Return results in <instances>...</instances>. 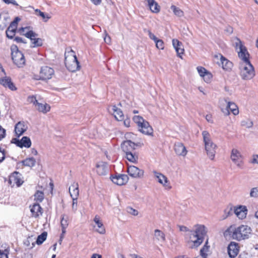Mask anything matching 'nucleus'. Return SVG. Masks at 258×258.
I'll list each match as a JSON object with an SVG mask.
<instances>
[{
    "label": "nucleus",
    "mask_w": 258,
    "mask_h": 258,
    "mask_svg": "<svg viewBox=\"0 0 258 258\" xmlns=\"http://www.w3.org/2000/svg\"><path fill=\"white\" fill-rule=\"evenodd\" d=\"M61 227L64 228H67L68 226V217L67 216L62 215L61 216V221H60Z\"/></svg>",
    "instance_id": "ea45409f"
},
{
    "label": "nucleus",
    "mask_w": 258,
    "mask_h": 258,
    "mask_svg": "<svg viewBox=\"0 0 258 258\" xmlns=\"http://www.w3.org/2000/svg\"><path fill=\"white\" fill-rule=\"evenodd\" d=\"M231 159L237 167L240 168H243L242 156L239 151L237 149H232L231 154Z\"/></svg>",
    "instance_id": "9d476101"
},
{
    "label": "nucleus",
    "mask_w": 258,
    "mask_h": 258,
    "mask_svg": "<svg viewBox=\"0 0 258 258\" xmlns=\"http://www.w3.org/2000/svg\"><path fill=\"white\" fill-rule=\"evenodd\" d=\"M253 122L250 119H246L243 120L241 122V125L246 128H249L252 127Z\"/></svg>",
    "instance_id": "58836bf2"
},
{
    "label": "nucleus",
    "mask_w": 258,
    "mask_h": 258,
    "mask_svg": "<svg viewBox=\"0 0 258 258\" xmlns=\"http://www.w3.org/2000/svg\"><path fill=\"white\" fill-rule=\"evenodd\" d=\"M113 115L118 120H122L123 119V114L121 110L114 105L112 107Z\"/></svg>",
    "instance_id": "a878e982"
},
{
    "label": "nucleus",
    "mask_w": 258,
    "mask_h": 258,
    "mask_svg": "<svg viewBox=\"0 0 258 258\" xmlns=\"http://www.w3.org/2000/svg\"><path fill=\"white\" fill-rule=\"evenodd\" d=\"M197 70L199 75L202 77L205 76V74H206L208 73L207 71L202 67H197Z\"/></svg>",
    "instance_id": "a18cd8bd"
},
{
    "label": "nucleus",
    "mask_w": 258,
    "mask_h": 258,
    "mask_svg": "<svg viewBox=\"0 0 258 258\" xmlns=\"http://www.w3.org/2000/svg\"><path fill=\"white\" fill-rule=\"evenodd\" d=\"M234 46L237 51L238 57L242 61L240 63V75L242 79L249 80L255 76V71L253 66L249 61V54L246 47L239 38L236 37Z\"/></svg>",
    "instance_id": "f257e3e1"
},
{
    "label": "nucleus",
    "mask_w": 258,
    "mask_h": 258,
    "mask_svg": "<svg viewBox=\"0 0 258 258\" xmlns=\"http://www.w3.org/2000/svg\"><path fill=\"white\" fill-rule=\"evenodd\" d=\"M31 29V27L30 26H27L25 27H21V28H20L19 29V31L21 35H23V34L26 33H25V30H28L29 31L32 30Z\"/></svg>",
    "instance_id": "5fc2aeb1"
},
{
    "label": "nucleus",
    "mask_w": 258,
    "mask_h": 258,
    "mask_svg": "<svg viewBox=\"0 0 258 258\" xmlns=\"http://www.w3.org/2000/svg\"><path fill=\"white\" fill-rule=\"evenodd\" d=\"M96 168L97 174L101 176L106 175L109 170L107 164L104 162H98Z\"/></svg>",
    "instance_id": "f3484780"
},
{
    "label": "nucleus",
    "mask_w": 258,
    "mask_h": 258,
    "mask_svg": "<svg viewBox=\"0 0 258 258\" xmlns=\"http://www.w3.org/2000/svg\"><path fill=\"white\" fill-rule=\"evenodd\" d=\"M207 243H208V241H206L205 245L203 246V247L200 250L201 255L205 258L207 256V254H206L205 252L207 251L208 249V246H207Z\"/></svg>",
    "instance_id": "49530a36"
},
{
    "label": "nucleus",
    "mask_w": 258,
    "mask_h": 258,
    "mask_svg": "<svg viewBox=\"0 0 258 258\" xmlns=\"http://www.w3.org/2000/svg\"><path fill=\"white\" fill-rule=\"evenodd\" d=\"M54 74V71L52 68L48 66H43L39 73L40 79L42 80H49Z\"/></svg>",
    "instance_id": "1a4fd4ad"
},
{
    "label": "nucleus",
    "mask_w": 258,
    "mask_h": 258,
    "mask_svg": "<svg viewBox=\"0 0 258 258\" xmlns=\"http://www.w3.org/2000/svg\"><path fill=\"white\" fill-rule=\"evenodd\" d=\"M164 187L166 189H170L171 188V186L170 185L169 181L168 180L167 178H166V181H164L163 183H161Z\"/></svg>",
    "instance_id": "13d9d810"
},
{
    "label": "nucleus",
    "mask_w": 258,
    "mask_h": 258,
    "mask_svg": "<svg viewBox=\"0 0 258 258\" xmlns=\"http://www.w3.org/2000/svg\"><path fill=\"white\" fill-rule=\"evenodd\" d=\"M27 102L30 103H33V105L36 106V104L38 102L36 99V98L35 96H29L27 98Z\"/></svg>",
    "instance_id": "37998d69"
},
{
    "label": "nucleus",
    "mask_w": 258,
    "mask_h": 258,
    "mask_svg": "<svg viewBox=\"0 0 258 258\" xmlns=\"http://www.w3.org/2000/svg\"><path fill=\"white\" fill-rule=\"evenodd\" d=\"M148 5L150 8V10L153 13H158L160 12V7L158 5L157 3L155 1V0H154L153 4H148Z\"/></svg>",
    "instance_id": "473e14b6"
},
{
    "label": "nucleus",
    "mask_w": 258,
    "mask_h": 258,
    "mask_svg": "<svg viewBox=\"0 0 258 258\" xmlns=\"http://www.w3.org/2000/svg\"><path fill=\"white\" fill-rule=\"evenodd\" d=\"M37 109L43 113H46L50 111V106L47 103L42 104L38 102L36 104Z\"/></svg>",
    "instance_id": "cd10ccee"
},
{
    "label": "nucleus",
    "mask_w": 258,
    "mask_h": 258,
    "mask_svg": "<svg viewBox=\"0 0 258 258\" xmlns=\"http://www.w3.org/2000/svg\"><path fill=\"white\" fill-rule=\"evenodd\" d=\"M128 174L134 178H142L144 175V171L135 166H129L127 168Z\"/></svg>",
    "instance_id": "4468645a"
},
{
    "label": "nucleus",
    "mask_w": 258,
    "mask_h": 258,
    "mask_svg": "<svg viewBox=\"0 0 258 258\" xmlns=\"http://www.w3.org/2000/svg\"><path fill=\"white\" fill-rule=\"evenodd\" d=\"M92 3L95 5H99L101 2V0H91Z\"/></svg>",
    "instance_id": "338daca9"
},
{
    "label": "nucleus",
    "mask_w": 258,
    "mask_h": 258,
    "mask_svg": "<svg viewBox=\"0 0 258 258\" xmlns=\"http://www.w3.org/2000/svg\"><path fill=\"white\" fill-rule=\"evenodd\" d=\"M20 145H18V147L20 148L25 147L29 148L31 146V141L30 139L28 137H23L20 140Z\"/></svg>",
    "instance_id": "bb28decb"
},
{
    "label": "nucleus",
    "mask_w": 258,
    "mask_h": 258,
    "mask_svg": "<svg viewBox=\"0 0 258 258\" xmlns=\"http://www.w3.org/2000/svg\"><path fill=\"white\" fill-rule=\"evenodd\" d=\"M127 211L130 214L134 216H137L138 214V211L131 207H128L127 208Z\"/></svg>",
    "instance_id": "603ef678"
},
{
    "label": "nucleus",
    "mask_w": 258,
    "mask_h": 258,
    "mask_svg": "<svg viewBox=\"0 0 258 258\" xmlns=\"http://www.w3.org/2000/svg\"><path fill=\"white\" fill-rule=\"evenodd\" d=\"M133 121L137 124L139 131L142 133L151 135L153 134V128L149 123L142 116L135 115L133 118Z\"/></svg>",
    "instance_id": "423d86ee"
},
{
    "label": "nucleus",
    "mask_w": 258,
    "mask_h": 258,
    "mask_svg": "<svg viewBox=\"0 0 258 258\" xmlns=\"http://www.w3.org/2000/svg\"><path fill=\"white\" fill-rule=\"evenodd\" d=\"M8 254L9 251L7 250H0V258H8Z\"/></svg>",
    "instance_id": "3c124183"
},
{
    "label": "nucleus",
    "mask_w": 258,
    "mask_h": 258,
    "mask_svg": "<svg viewBox=\"0 0 258 258\" xmlns=\"http://www.w3.org/2000/svg\"><path fill=\"white\" fill-rule=\"evenodd\" d=\"M154 238L160 242H164L166 239L164 233L158 229H156L154 231Z\"/></svg>",
    "instance_id": "c756f323"
},
{
    "label": "nucleus",
    "mask_w": 258,
    "mask_h": 258,
    "mask_svg": "<svg viewBox=\"0 0 258 258\" xmlns=\"http://www.w3.org/2000/svg\"><path fill=\"white\" fill-rule=\"evenodd\" d=\"M12 58L14 63L19 68H22L25 63V59L24 54L18 50V47L15 45H12L11 47Z\"/></svg>",
    "instance_id": "0eeeda50"
},
{
    "label": "nucleus",
    "mask_w": 258,
    "mask_h": 258,
    "mask_svg": "<svg viewBox=\"0 0 258 258\" xmlns=\"http://www.w3.org/2000/svg\"><path fill=\"white\" fill-rule=\"evenodd\" d=\"M22 163L25 166L32 167L36 164V160L33 157L28 158L23 160Z\"/></svg>",
    "instance_id": "7c9ffc66"
},
{
    "label": "nucleus",
    "mask_w": 258,
    "mask_h": 258,
    "mask_svg": "<svg viewBox=\"0 0 258 258\" xmlns=\"http://www.w3.org/2000/svg\"><path fill=\"white\" fill-rule=\"evenodd\" d=\"M27 129V126L24 122L19 121L15 126V132L16 136L19 137L21 136Z\"/></svg>",
    "instance_id": "aec40b11"
},
{
    "label": "nucleus",
    "mask_w": 258,
    "mask_h": 258,
    "mask_svg": "<svg viewBox=\"0 0 258 258\" xmlns=\"http://www.w3.org/2000/svg\"><path fill=\"white\" fill-rule=\"evenodd\" d=\"M126 159L130 162L136 163L138 161V156L132 152L125 153Z\"/></svg>",
    "instance_id": "72a5a7b5"
},
{
    "label": "nucleus",
    "mask_w": 258,
    "mask_h": 258,
    "mask_svg": "<svg viewBox=\"0 0 258 258\" xmlns=\"http://www.w3.org/2000/svg\"><path fill=\"white\" fill-rule=\"evenodd\" d=\"M14 41H15L17 43H26V42L24 41L22 37H16L14 38Z\"/></svg>",
    "instance_id": "052dcab7"
},
{
    "label": "nucleus",
    "mask_w": 258,
    "mask_h": 258,
    "mask_svg": "<svg viewBox=\"0 0 258 258\" xmlns=\"http://www.w3.org/2000/svg\"><path fill=\"white\" fill-rule=\"evenodd\" d=\"M47 235V233L46 232H42L40 235H38V236L37 237L36 243L38 245L41 244L46 239Z\"/></svg>",
    "instance_id": "c9c22d12"
},
{
    "label": "nucleus",
    "mask_w": 258,
    "mask_h": 258,
    "mask_svg": "<svg viewBox=\"0 0 258 258\" xmlns=\"http://www.w3.org/2000/svg\"><path fill=\"white\" fill-rule=\"evenodd\" d=\"M21 177V174L18 172L15 171L10 175L9 182L10 184L14 185L16 184L18 186H20L23 183Z\"/></svg>",
    "instance_id": "f8f14e48"
},
{
    "label": "nucleus",
    "mask_w": 258,
    "mask_h": 258,
    "mask_svg": "<svg viewBox=\"0 0 258 258\" xmlns=\"http://www.w3.org/2000/svg\"><path fill=\"white\" fill-rule=\"evenodd\" d=\"M73 200V203H72V209L74 212H76L77 210V199L78 198H72Z\"/></svg>",
    "instance_id": "8fccbe9b"
},
{
    "label": "nucleus",
    "mask_w": 258,
    "mask_h": 258,
    "mask_svg": "<svg viewBox=\"0 0 258 258\" xmlns=\"http://www.w3.org/2000/svg\"><path fill=\"white\" fill-rule=\"evenodd\" d=\"M229 256L231 258L235 257L239 252L238 244L235 242H231L227 247Z\"/></svg>",
    "instance_id": "dca6fc26"
},
{
    "label": "nucleus",
    "mask_w": 258,
    "mask_h": 258,
    "mask_svg": "<svg viewBox=\"0 0 258 258\" xmlns=\"http://www.w3.org/2000/svg\"><path fill=\"white\" fill-rule=\"evenodd\" d=\"M104 39L105 42L106 43L109 44L111 42V38H110V36L107 35V34H106V36L104 37Z\"/></svg>",
    "instance_id": "69168bd1"
},
{
    "label": "nucleus",
    "mask_w": 258,
    "mask_h": 258,
    "mask_svg": "<svg viewBox=\"0 0 258 258\" xmlns=\"http://www.w3.org/2000/svg\"><path fill=\"white\" fill-rule=\"evenodd\" d=\"M251 231V228L247 225L231 226L226 230L224 235H229L232 239L241 241L249 238Z\"/></svg>",
    "instance_id": "f03ea898"
},
{
    "label": "nucleus",
    "mask_w": 258,
    "mask_h": 258,
    "mask_svg": "<svg viewBox=\"0 0 258 258\" xmlns=\"http://www.w3.org/2000/svg\"><path fill=\"white\" fill-rule=\"evenodd\" d=\"M30 208L32 217L37 218L42 214V208L38 203L34 204L32 206H30Z\"/></svg>",
    "instance_id": "a211bd4d"
},
{
    "label": "nucleus",
    "mask_w": 258,
    "mask_h": 258,
    "mask_svg": "<svg viewBox=\"0 0 258 258\" xmlns=\"http://www.w3.org/2000/svg\"><path fill=\"white\" fill-rule=\"evenodd\" d=\"M36 13L38 15L43 18L44 19L45 22H47L48 20L50 18V16H49L48 14H45L44 13L40 11L38 9H36L35 10Z\"/></svg>",
    "instance_id": "79ce46f5"
},
{
    "label": "nucleus",
    "mask_w": 258,
    "mask_h": 258,
    "mask_svg": "<svg viewBox=\"0 0 258 258\" xmlns=\"http://www.w3.org/2000/svg\"><path fill=\"white\" fill-rule=\"evenodd\" d=\"M179 229L181 231H188L189 240L193 243V246L198 247L203 241L204 237L206 234L205 227L204 225H198L195 226L194 230L189 231L184 226H180Z\"/></svg>",
    "instance_id": "7ed1b4c3"
},
{
    "label": "nucleus",
    "mask_w": 258,
    "mask_h": 258,
    "mask_svg": "<svg viewBox=\"0 0 258 258\" xmlns=\"http://www.w3.org/2000/svg\"><path fill=\"white\" fill-rule=\"evenodd\" d=\"M248 254L246 253H241L238 258H247Z\"/></svg>",
    "instance_id": "774afa93"
},
{
    "label": "nucleus",
    "mask_w": 258,
    "mask_h": 258,
    "mask_svg": "<svg viewBox=\"0 0 258 258\" xmlns=\"http://www.w3.org/2000/svg\"><path fill=\"white\" fill-rule=\"evenodd\" d=\"M2 1L6 4H12L14 6H18V3L15 0H2Z\"/></svg>",
    "instance_id": "4d7b16f0"
},
{
    "label": "nucleus",
    "mask_w": 258,
    "mask_h": 258,
    "mask_svg": "<svg viewBox=\"0 0 258 258\" xmlns=\"http://www.w3.org/2000/svg\"><path fill=\"white\" fill-rule=\"evenodd\" d=\"M144 31L145 32H147L148 33V36L149 37V38L153 40L154 42H155L156 40H157L158 39L156 37V36L153 34L150 30H146V29H145L144 30Z\"/></svg>",
    "instance_id": "de8ad7c7"
},
{
    "label": "nucleus",
    "mask_w": 258,
    "mask_h": 258,
    "mask_svg": "<svg viewBox=\"0 0 258 258\" xmlns=\"http://www.w3.org/2000/svg\"><path fill=\"white\" fill-rule=\"evenodd\" d=\"M203 78H204V80L205 82L209 83L212 78V75L208 72L206 74H205V76H204Z\"/></svg>",
    "instance_id": "6e6d98bb"
},
{
    "label": "nucleus",
    "mask_w": 258,
    "mask_h": 258,
    "mask_svg": "<svg viewBox=\"0 0 258 258\" xmlns=\"http://www.w3.org/2000/svg\"><path fill=\"white\" fill-rule=\"evenodd\" d=\"M110 178L114 183L118 185L125 184L128 180L127 175L123 174L116 175L114 176L112 175Z\"/></svg>",
    "instance_id": "ddd939ff"
},
{
    "label": "nucleus",
    "mask_w": 258,
    "mask_h": 258,
    "mask_svg": "<svg viewBox=\"0 0 258 258\" xmlns=\"http://www.w3.org/2000/svg\"><path fill=\"white\" fill-rule=\"evenodd\" d=\"M23 35L31 40L32 42L31 47L41 46L43 44L42 39L39 38H35L38 36V34L32 30L27 32L25 34H23Z\"/></svg>",
    "instance_id": "6e6552de"
},
{
    "label": "nucleus",
    "mask_w": 258,
    "mask_h": 258,
    "mask_svg": "<svg viewBox=\"0 0 258 258\" xmlns=\"http://www.w3.org/2000/svg\"><path fill=\"white\" fill-rule=\"evenodd\" d=\"M155 43H156V46L158 49L163 50L164 48V42L161 39H158Z\"/></svg>",
    "instance_id": "c03bdc74"
},
{
    "label": "nucleus",
    "mask_w": 258,
    "mask_h": 258,
    "mask_svg": "<svg viewBox=\"0 0 258 258\" xmlns=\"http://www.w3.org/2000/svg\"><path fill=\"white\" fill-rule=\"evenodd\" d=\"M64 63L67 69L72 72H75L80 68V63L73 50L65 53Z\"/></svg>",
    "instance_id": "39448f33"
},
{
    "label": "nucleus",
    "mask_w": 258,
    "mask_h": 258,
    "mask_svg": "<svg viewBox=\"0 0 258 258\" xmlns=\"http://www.w3.org/2000/svg\"><path fill=\"white\" fill-rule=\"evenodd\" d=\"M222 111L225 115H228L230 114V110L229 108H227V106L225 109H223Z\"/></svg>",
    "instance_id": "0e129e2a"
},
{
    "label": "nucleus",
    "mask_w": 258,
    "mask_h": 258,
    "mask_svg": "<svg viewBox=\"0 0 258 258\" xmlns=\"http://www.w3.org/2000/svg\"><path fill=\"white\" fill-rule=\"evenodd\" d=\"M174 150L177 155L184 156L186 155L187 151L185 146L180 143L175 144Z\"/></svg>",
    "instance_id": "4be33fe9"
},
{
    "label": "nucleus",
    "mask_w": 258,
    "mask_h": 258,
    "mask_svg": "<svg viewBox=\"0 0 258 258\" xmlns=\"http://www.w3.org/2000/svg\"><path fill=\"white\" fill-rule=\"evenodd\" d=\"M247 211L246 207L244 206H239L234 209V213L241 219H243L246 217Z\"/></svg>",
    "instance_id": "412c9836"
},
{
    "label": "nucleus",
    "mask_w": 258,
    "mask_h": 258,
    "mask_svg": "<svg viewBox=\"0 0 258 258\" xmlns=\"http://www.w3.org/2000/svg\"><path fill=\"white\" fill-rule=\"evenodd\" d=\"M172 45L175 49L177 55L178 57L182 58L181 55L184 52V48L182 47V44L177 39H173L172 40Z\"/></svg>",
    "instance_id": "6ab92c4d"
},
{
    "label": "nucleus",
    "mask_w": 258,
    "mask_h": 258,
    "mask_svg": "<svg viewBox=\"0 0 258 258\" xmlns=\"http://www.w3.org/2000/svg\"><path fill=\"white\" fill-rule=\"evenodd\" d=\"M220 63L222 68L224 70L231 69L232 67V63L222 55H220Z\"/></svg>",
    "instance_id": "393cba45"
},
{
    "label": "nucleus",
    "mask_w": 258,
    "mask_h": 258,
    "mask_svg": "<svg viewBox=\"0 0 258 258\" xmlns=\"http://www.w3.org/2000/svg\"><path fill=\"white\" fill-rule=\"evenodd\" d=\"M17 28L16 26L10 24L6 32L7 37L10 39H13L15 35Z\"/></svg>",
    "instance_id": "b1692460"
},
{
    "label": "nucleus",
    "mask_w": 258,
    "mask_h": 258,
    "mask_svg": "<svg viewBox=\"0 0 258 258\" xmlns=\"http://www.w3.org/2000/svg\"><path fill=\"white\" fill-rule=\"evenodd\" d=\"M0 84L6 88H8L11 91H16L17 88L12 81L11 78L5 76L0 78Z\"/></svg>",
    "instance_id": "2eb2a0df"
},
{
    "label": "nucleus",
    "mask_w": 258,
    "mask_h": 258,
    "mask_svg": "<svg viewBox=\"0 0 258 258\" xmlns=\"http://www.w3.org/2000/svg\"><path fill=\"white\" fill-rule=\"evenodd\" d=\"M5 159V150L0 147V163L2 162Z\"/></svg>",
    "instance_id": "864d4df0"
},
{
    "label": "nucleus",
    "mask_w": 258,
    "mask_h": 258,
    "mask_svg": "<svg viewBox=\"0 0 258 258\" xmlns=\"http://www.w3.org/2000/svg\"><path fill=\"white\" fill-rule=\"evenodd\" d=\"M153 173L156 178L158 179V181L160 183H163L164 181H166L167 177L163 174L158 172L156 171H154Z\"/></svg>",
    "instance_id": "f704fd0d"
},
{
    "label": "nucleus",
    "mask_w": 258,
    "mask_h": 258,
    "mask_svg": "<svg viewBox=\"0 0 258 258\" xmlns=\"http://www.w3.org/2000/svg\"><path fill=\"white\" fill-rule=\"evenodd\" d=\"M6 131L0 125V141L5 138Z\"/></svg>",
    "instance_id": "09e8293b"
},
{
    "label": "nucleus",
    "mask_w": 258,
    "mask_h": 258,
    "mask_svg": "<svg viewBox=\"0 0 258 258\" xmlns=\"http://www.w3.org/2000/svg\"><path fill=\"white\" fill-rule=\"evenodd\" d=\"M249 196L252 198H258V186L252 187L250 189Z\"/></svg>",
    "instance_id": "a19ab883"
},
{
    "label": "nucleus",
    "mask_w": 258,
    "mask_h": 258,
    "mask_svg": "<svg viewBox=\"0 0 258 258\" xmlns=\"http://www.w3.org/2000/svg\"><path fill=\"white\" fill-rule=\"evenodd\" d=\"M69 192L72 198H78L79 194L78 183L73 182L69 188Z\"/></svg>",
    "instance_id": "5701e85b"
},
{
    "label": "nucleus",
    "mask_w": 258,
    "mask_h": 258,
    "mask_svg": "<svg viewBox=\"0 0 258 258\" xmlns=\"http://www.w3.org/2000/svg\"><path fill=\"white\" fill-rule=\"evenodd\" d=\"M137 146H141V143H135L131 140H127L121 144V148L124 153L132 152Z\"/></svg>",
    "instance_id": "9b49d317"
},
{
    "label": "nucleus",
    "mask_w": 258,
    "mask_h": 258,
    "mask_svg": "<svg viewBox=\"0 0 258 258\" xmlns=\"http://www.w3.org/2000/svg\"><path fill=\"white\" fill-rule=\"evenodd\" d=\"M227 106L234 115H236L239 113L238 107L234 102H228Z\"/></svg>",
    "instance_id": "2f4dec72"
},
{
    "label": "nucleus",
    "mask_w": 258,
    "mask_h": 258,
    "mask_svg": "<svg viewBox=\"0 0 258 258\" xmlns=\"http://www.w3.org/2000/svg\"><path fill=\"white\" fill-rule=\"evenodd\" d=\"M34 196V200L37 202H41L44 199V193L41 191H36Z\"/></svg>",
    "instance_id": "4c0bfd02"
},
{
    "label": "nucleus",
    "mask_w": 258,
    "mask_h": 258,
    "mask_svg": "<svg viewBox=\"0 0 258 258\" xmlns=\"http://www.w3.org/2000/svg\"><path fill=\"white\" fill-rule=\"evenodd\" d=\"M94 221L97 225V226L99 228L97 230V232L100 234H104L105 232V230L104 227L103 226L102 223L100 220L99 216L96 215L94 219Z\"/></svg>",
    "instance_id": "c85d7f7f"
},
{
    "label": "nucleus",
    "mask_w": 258,
    "mask_h": 258,
    "mask_svg": "<svg viewBox=\"0 0 258 258\" xmlns=\"http://www.w3.org/2000/svg\"><path fill=\"white\" fill-rule=\"evenodd\" d=\"M205 150L209 158L213 160L215 158L217 146L211 140L209 133L206 131L202 132Z\"/></svg>",
    "instance_id": "20e7f679"
},
{
    "label": "nucleus",
    "mask_w": 258,
    "mask_h": 258,
    "mask_svg": "<svg viewBox=\"0 0 258 258\" xmlns=\"http://www.w3.org/2000/svg\"><path fill=\"white\" fill-rule=\"evenodd\" d=\"M252 164H258V155L255 154L252 156V160L250 161Z\"/></svg>",
    "instance_id": "bf43d9fd"
},
{
    "label": "nucleus",
    "mask_w": 258,
    "mask_h": 258,
    "mask_svg": "<svg viewBox=\"0 0 258 258\" xmlns=\"http://www.w3.org/2000/svg\"><path fill=\"white\" fill-rule=\"evenodd\" d=\"M20 20V19L19 17H16L15 20L11 23V24H13L14 26H16L17 27L18 22Z\"/></svg>",
    "instance_id": "680f3d73"
},
{
    "label": "nucleus",
    "mask_w": 258,
    "mask_h": 258,
    "mask_svg": "<svg viewBox=\"0 0 258 258\" xmlns=\"http://www.w3.org/2000/svg\"><path fill=\"white\" fill-rule=\"evenodd\" d=\"M171 10L173 11L174 15L177 17H181L183 16V12L179 8L174 5L171 6Z\"/></svg>",
    "instance_id": "e433bc0d"
},
{
    "label": "nucleus",
    "mask_w": 258,
    "mask_h": 258,
    "mask_svg": "<svg viewBox=\"0 0 258 258\" xmlns=\"http://www.w3.org/2000/svg\"><path fill=\"white\" fill-rule=\"evenodd\" d=\"M20 140H18L17 138H13L11 141V143L16 144L18 147V145H20Z\"/></svg>",
    "instance_id": "e2e57ef3"
}]
</instances>
